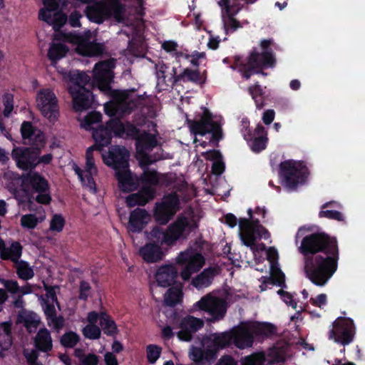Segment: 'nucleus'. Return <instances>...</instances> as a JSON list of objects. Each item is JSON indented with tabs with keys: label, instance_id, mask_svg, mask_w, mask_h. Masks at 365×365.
I'll use <instances>...</instances> for the list:
<instances>
[{
	"label": "nucleus",
	"instance_id": "1",
	"mask_svg": "<svg viewBox=\"0 0 365 365\" xmlns=\"http://www.w3.org/2000/svg\"><path fill=\"white\" fill-rule=\"evenodd\" d=\"M299 252L304 257L307 277L317 286H324L338 268L336 238L324 232L309 234L302 239Z\"/></svg>",
	"mask_w": 365,
	"mask_h": 365
},
{
	"label": "nucleus",
	"instance_id": "2",
	"mask_svg": "<svg viewBox=\"0 0 365 365\" xmlns=\"http://www.w3.org/2000/svg\"><path fill=\"white\" fill-rule=\"evenodd\" d=\"M275 46L273 38L262 39L259 42L261 52L253 48L245 61L240 56H235L230 68L237 70L242 77L246 80L254 74L267 75L264 69L273 68L276 66L277 59L272 47Z\"/></svg>",
	"mask_w": 365,
	"mask_h": 365
},
{
	"label": "nucleus",
	"instance_id": "3",
	"mask_svg": "<svg viewBox=\"0 0 365 365\" xmlns=\"http://www.w3.org/2000/svg\"><path fill=\"white\" fill-rule=\"evenodd\" d=\"M115 66V60L109 58L105 61H99L96 63L93 68V77L92 83L90 84L91 78L85 72L77 71L75 73H71L69 75L70 81L73 86L70 88L83 87L89 85V88H97L105 93H110L112 91L111 83L114 78L113 68Z\"/></svg>",
	"mask_w": 365,
	"mask_h": 365
},
{
	"label": "nucleus",
	"instance_id": "4",
	"mask_svg": "<svg viewBox=\"0 0 365 365\" xmlns=\"http://www.w3.org/2000/svg\"><path fill=\"white\" fill-rule=\"evenodd\" d=\"M197 228L198 222L195 218L188 219L185 216H180L170 225L166 230L155 225L151 231H145V234L150 243L157 244L160 247L163 245L170 246L180 238H187L192 232Z\"/></svg>",
	"mask_w": 365,
	"mask_h": 365
},
{
	"label": "nucleus",
	"instance_id": "5",
	"mask_svg": "<svg viewBox=\"0 0 365 365\" xmlns=\"http://www.w3.org/2000/svg\"><path fill=\"white\" fill-rule=\"evenodd\" d=\"M276 327L268 322H251L231 329L232 343L237 348L252 347L255 339L261 341L275 334Z\"/></svg>",
	"mask_w": 365,
	"mask_h": 365
},
{
	"label": "nucleus",
	"instance_id": "6",
	"mask_svg": "<svg viewBox=\"0 0 365 365\" xmlns=\"http://www.w3.org/2000/svg\"><path fill=\"white\" fill-rule=\"evenodd\" d=\"M309 170L304 162L287 160L279 165V178L282 185L289 190H295L305 182Z\"/></svg>",
	"mask_w": 365,
	"mask_h": 365
},
{
	"label": "nucleus",
	"instance_id": "7",
	"mask_svg": "<svg viewBox=\"0 0 365 365\" xmlns=\"http://www.w3.org/2000/svg\"><path fill=\"white\" fill-rule=\"evenodd\" d=\"M202 110L198 120L187 119L190 130L195 135L204 136L207 133H210L211 140L218 142L223 136L221 125L213 120L212 113L207 108L203 107Z\"/></svg>",
	"mask_w": 365,
	"mask_h": 365
},
{
	"label": "nucleus",
	"instance_id": "8",
	"mask_svg": "<svg viewBox=\"0 0 365 365\" xmlns=\"http://www.w3.org/2000/svg\"><path fill=\"white\" fill-rule=\"evenodd\" d=\"M176 262L182 267L181 278L184 281H188L193 274L200 270L205 264V260L201 253L192 249H187L180 253Z\"/></svg>",
	"mask_w": 365,
	"mask_h": 365
},
{
	"label": "nucleus",
	"instance_id": "9",
	"mask_svg": "<svg viewBox=\"0 0 365 365\" xmlns=\"http://www.w3.org/2000/svg\"><path fill=\"white\" fill-rule=\"evenodd\" d=\"M333 328L329 332V338L344 346L351 343L355 337L356 327L353 319L338 317L332 324Z\"/></svg>",
	"mask_w": 365,
	"mask_h": 365
},
{
	"label": "nucleus",
	"instance_id": "10",
	"mask_svg": "<svg viewBox=\"0 0 365 365\" xmlns=\"http://www.w3.org/2000/svg\"><path fill=\"white\" fill-rule=\"evenodd\" d=\"M180 199L177 193L164 195L161 202H157L154 208V217L160 225H166L179 210Z\"/></svg>",
	"mask_w": 365,
	"mask_h": 365
},
{
	"label": "nucleus",
	"instance_id": "11",
	"mask_svg": "<svg viewBox=\"0 0 365 365\" xmlns=\"http://www.w3.org/2000/svg\"><path fill=\"white\" fill-rule=\"evenodd\" d=\"M123 9V5L118 0H113L110 4L99 2L88 6L86 14L91 21L100 24L109 18L112 13L115 16L120 15Z\"/></svg>",
	"mask_w": 365,
	"mask_h": 365
},
{
	"label": "nucleus",
	"instance_id": "12",
	"mask_svg": "<svg viewBox=\"0 0 365 365\" xmlns=\"http://www.w3.org/2000/svg\"><path fill=\"white\" fill-rule=\"evenodd\" d=\"M37 106L41 114L50 121H56L59 115L58 100L50 89L41 90L37 96Z\"/></svg>",
	"mask_w": 365,
	"mask_h": 365
},
{
	"label": "nucleus",
	"instance_id": "13",
	"mask_svg": "<svg viewBox=\"0 0 365 365\" xmlns=\"http://www.w3.org/2000/svg\"><path fill=\"white\" fill-rule=\"evenodd\" d=\"M36 149L37 148L14 146L11 156L16 167L28 173L35 170L36 168Z\"/></svg>",
	"mask_w": 365,
	"mask_h": 365
},
{
	"label": "nucleus",
	"instance_id": "14",
	"mask_svg": "<svg viewBox=\"0 0 365 365\" xmlns=\"http://www.w3.org/2000/svg\"><path fill=\"white\" fill-rule=\"evenodd\" d=\"M195 305L200 310L206 312L210 316V322L223 319L227 312L226 304L223 300L209 295L202 297Z\"/></svg>",
	"mask_w": 365,
	"mask_h": 365
},
{
	"label": "nucleus",
	"instance_id": "15",
	"mask_svg": "<svg viewBox=\"0 0 365 365\" xmlns=\"http://www.w3.org/2000/svg\"><path fill=\"white\" fill-rule=\"evenodd\" d=\"M103 163L115 171L129 167L130 152L122 145H111L107 155H102Z\"/></svg>",
	"mask_w": 365,
	"mask_h": 365
},
{
	"label": "nucleus",
	"instance_id": "16",
	"mask_svg": "<svg viewBox=\"0 0 365 365\" xmlns=\"http://www.w3.org/2000/svg\"><path fill=\"white\" fill-rule=\"evenodd\" d=\"M204 341L207 343V354L208 356L217 358V352L233 344L231 329L220 333H213L206 336Z\"/></svg>",
	"mask_w": 365,
	"mask_h": 365
},
{
	"label": "nucleus",
	"instance_id": "17",
	"mask_svg": "<svg viewBox=\"0 0 365 365\" xmlns=\"http://www.w3.org/2000/svg\"><path fill=\"white\" fill-rule=\"evenodd\" d=\"M68 92L72 97L73 109L76 112L89 109L95 101L94 95L89 88H69Z\"/></svg>",
	"mask_w": 365,
	"mask_h": 365
},
{
	"label": "nucleus",
	"instance_id": "18",
	"mask_svg": "<svg viewBox=\"0 0 365 365\" xmlns=\"http://www.w3.org/2000/svg\"><path fill=\"white\" fill-rule=\"evenodd\" d=\"M157 85L158 91H167L178 85L179 81L177 68H170L169 65L162 63L156 71Z\"/></svg>",
	"mask_w": 365,
	"mask_h": 365
},
{
	"label": "nucleus",
	"instance_id": "19",
	"mask_svg": "<svg viewBox=\"0 0 365 365\" xmlns=\"http://www.w3.org/2000/svg\"><path fill=\"white\" fill-rule=\"evenodd\" d=\"M203 326V320L187 315L181 319L180 322V330L178 332L177 336L181 341H190L193 338V334L202 329Z\"/></svg>",
	"mask_w": 365,
	"mask_h": 365
},
{
	"label": "nucleus",
	"instance_id": "20",
	"mask_svg": "<svg viewBox=\"0 0 365 365\" xmlns=\"http://www.w3.org/2000/svg\"><path fill=\"white\" fill-rule=\"evenodd\" d=\"M157 145L158 140L156 136L146 131H143L135 141L136 152L144 160H146L147 165L151 163L148 153Z\"/></svg>",
	"mask_w": 365,
	"mask_h": 365
},
{
	"label": "nucleus",
	"instance_id": "21",
	"mask_svg": "<svg viewBox=\"0 0 365 365\" xmlns=\"http://www.w3.org/2000/svg\"><path fill=\"white\" fill-rule=\"evenodd\" d=\"M178 270L173 264L160 266L155 274L157 283L163 287H168L174 284L178 277Z\"/></svg>",
	"mask_w": 365,
	"mask_h": 365
},
{
	"label": "nucleus",
	"instance_id": "22",
	"mask_svg": "<svg viewBox=\"0 0 365 365\" xmlns=\"http://www.w3.org/2000/svg\"><path fill=\"white\" fill-rule=\"evenodd\" d=\"M150 215L145 209L136 208L130 214L128 229L133 233H139L146 226Z\"/></svg>",
	"mask_w": 365,
	"mask_h": 365
},
{
	"label": "nucleus",
	"instance_id": "23",
	"mask_svg": "<svg viewBox=\"0 0 365 365\" xmlns=\"http://www.w3.org/2000/svg\"><path fill=\"white\" fill-rule=\"evenodd\" d=\"M23 182L29 184L35 192H46L49 191L48 180L38 172H30L23 175Z\"/></svg>",
	"mask_w": 365,
	"mask_h": 365
},
{
	"label": "nucleus",
	"instance_id": "24",
	"mask_svg": "<svg viewBox=\"0 0 365 365\" xmlns=\"http://www.w3.org/2000/svg\"><path fill=\"white\" fill-rule=\"evenodd\" d=\"M38 19L51 25L55 31H58L67 21V16L62 11H55L51 14L46 9H40Z\"/></svg>",
	"mask_w": 365,
	"mask_h": 365
},
{
	"label": "nucleus",
	"instance_id": "25",
	"mask_svg": "<svg viewBox=\"0 0 365 365\" xmlns=\"http://www.w3.org/2000/svg\"><path fill=\"white\" fill-rule=\"evenodd\" d=\"M139 254L148 263H154L161 260L164 254L161 247L155 243H146L139 250Z\"/></svg>",
	"mask_w": 365,
	"mask_h": 365
},
{
	"label": "nucleus",
	"instance_id": "26",
	"mask_svg": "<svg viewBox=\"0 0 365 365\" xmlns=\"http://www.w3.org/2000/svg\"><path fill=\"white\" fill-rule=\"evenodd\" d=\"M267 135L264 127L258 124L252 133V139L250 140V146L253 152L259 153L266 148L268 140Z\"/></svg>",
	"mask_w": 365,
	"mask_h": 365
},
{
	"label": "nucleus",
	"instance_id": "27",
	"mask_svg": "<svg viewBox=\"0 0 365 365\" xmlns=\"http://www.w3.org/2000/svg\"><path fill=\"white\" fill-rule=\"evenodd\" d=\"M92 138L93 139V145L103 150L105 147H108L112 140V135L106 125H99L92 131Z\"/></svg>",
	"mask_w": 365,
	"mask_h": 365
},
{
	"label": "nucleus",
	"instance_id": "28",
	"mask_svg": "<svg viewBox=\"0 0 365 365\" xmlns=\"http://www.w3.org/2000/svg\"><path fill=\"white\" fill-rule=\"evenodd\" d=\"M35 348L41 352L52 350L53 343L50 331L46 328L40 329L34 338Z\"/></svg>",
	"mask_w": 365,
	"mask_h": 365
},
{
	"label": "nucleus",
	"instance_id": "29",
	"mask_svg": "<svg viewBox=\"0 0 365 365\" xmlns=\"http://www.w3.org/2000/svg\"><path fill=\"white\" fill-rule=\"evenodd\" d=\"M240 237L242 243L247 247L255 245L256 236L251 234L250 219L240 218L239 220Z\"/></svg>",
	"mask_w": 365,
	"mask_h": 365
},
{
	"label": "nucleus",
	"instance_id": "30",
	"mask_svg": "<svg viewBox=\"0 0 365 365\" xmlns=\"http://www.w3.org/2000/svg\"><path fill=\"white\" fill-rule=\"evenodd\" d=\"M103 46L95 41H90L87 39L82 40L78 44V50L81 54L86 56H98L103 52Z\"/></svg>",
	"mask_w": 365,
	"mask_h": 365
},
{
	"label": "nucleus",
	"instance_id": "31",
	"mask_svg": "<svg viewBox=\"0 0 365 365\" xmlns=\"http://www.w3.org/2000/svg\"><path fill=\"white\" fill-rule=\"evenodd\" d=\"M215 275V268H206L192 279L191 284L197 289L207 287L212 284Z\"/></svg>",
	"mask_w": 365,
	"mask_h": 365
},
{
	"label": "nucleus",
	"instance_id": "32",
	"mask_svg": "<svg viewBox=\"0 0 365 365\" xmlns=\"http://www.w3.org/2000/svg\"><path fill=\"white\" fill-rule=\"evenodd\" d=\"M240 10V9H236L232 12L222 16L223 27L227 35L232 34L237 29L243 27V23L239 21L235 18V16Z\"/></svg>",
	"mask_w": 365,
	"mask_h": 365
},
{
	"label": "nucleus",
	"instance_id": "33",
	"mask_svg": "<svg viewBox=\"0 0 365 365\" xmlns=\"http://www.w3.org/2000/svg\"><path fill=\"white\" fill-rule=\"evenodd\" d=\"M115 176L121 190L128 192L135 188L134 180L128 168L116 170Z\"/></svg>",
	"mask_w": 365,
	"mask_h": 365
},
{
	"label": "nucleus",
	"instance_id": "34",
	"mask_svg": "<svg viewBox=\"0 0 365 365\" xmlns=\"http://www.w3.org/2000/svg\"><path fill=\"white\" fill-rule=\"evenodd\" d=\"M249 94L252 96V98L255 101L256 108L257 109H262L264 108V95L265 92L264 88L261 86L258 81L255 82V84L250 86L247 88Z\"/></svg>",
	"mask_w": 365,
	"mask_h": 365
},
{
	"label": "nucleus",
	"instance_id": "35",
	"mask_svg": "<svg viewBox=\"0 0 365 365\" xmlns=\"http://www.w3.org/2000/svg\"><path fill=\"white\" fill-rule=\"evenodd\" d=\"M179 81L187 82L190 81L197 84H204L206 81V76L200 74L199 70H192L190 68H185L183 71L178 74Z\"/></svg>",
	"mask_w": 365,
	"mask_h": 365
},
{
	"label": "nucleus",
	"instance_id": "36",
	"mask_svg": "<svg viewBox=\"0 0 365 365\" xmlns=\"http://www.w3.org/2000/svg\"><path fill=\"white\" fill-rule=\"evenodd\" d=\"M102 315L103 317L99 322L101 330L107 336L115 338L119 332L116 323L108 313L103 314Z\"/></svg>",
	"mask_w": 365,
	"mask_h": 365
},
{
	"label": "nucleus",
	"instance_id": "37",
	"mask_svg": "<svg viewBox=\"0 0 365 365\" xmlns=\"http://www.w3.org/2000/svg\"><path fill=\"white\" fill-rule=\"evenodd\" d=\"M204 344L205 345L204 349L192 346L191 351L190 352L189 356L190 359L193 361L197 365H201L203 363V361H213L215 359V356H208L207 354V343H206L204 340Z\"/></svg>",
	"mask_w": 365,
	"mask_h": 365
},
{
	"label": "nucleus",
	"instance_id": "38",
	"mask_svg": "<svg viewBox=\"0 0 365 365\" xmlns=\"http://www.w3.org/2000/svg\"><path fill=\"white\" fill-rule=\"evenodd\" d=\"M68 51L69 48L66 45L61 43H53L48 51V57L52 63H56L66 56Z\"/></svg>",
	"mask_w": 365,
	"mask_h": 365
},
{
	"label": "nucleus",
	"instance_id": "39",
	"mask_svg": "<svg viewBox=\"0 0 365 365\" xmlns=\"http://www.w3.org/2000/svg\"><path fill=\"white\" fill-rule=\"evenodd\" d=\"M23 247L19 242H13L10 247H6L5 254H1L2 260H10L15 263L20 260L22 255Z\"/></svg>",
	"mask_w": 365,
	"mask_h": 365
},
{
	"label": "nucleus",
	"instance_id": "40",
	"mask_svg": "<svg viewBox=\"0 0 365 365\" xmlns=\"http://www.w3.org/2000/svg\"><path fill=\"white\" fill-rule=\"evenodd\" d=\"M14 264L16 274L19 279L27 281L34 277V269L26 261L19 260Z\"/></svg>",
	"mask_w": 365,
	"mask_h": 365
},
{
	"label": "nucleus",
	"instance_id": "41",
	"mask_svg": "<svg viewBox=\"0 0 365 365\" xmlns=\"http://www.w3.org/2000/svg\"><path fill=\"white\" fill-rule=\"evenodd\" d=\"M102 120V114L100 112L92 111L88 113L82 120L81 123V128L87 131L93 130L96 129L94 124L99 123Z\"/></svg>",
	"mask_w": 365,
	"mask_h": 365
},
{
	"label": "nucleus",
	"instance_id": "42",
	"mask_svg": "<svg viewBox=\"0 0 365 365\" xmlns=\"http://www.w3.org/2000/svg\"><path fill=\"white\" fill-rule=\"evenodd\" d=\"M182 292L180 288L170 287L165 295V304L173 307L176 306L182 299Z\"/></svg>",
	"mask_w": 365,
	"mask_h": 365
},
{
	"label": "nucleus",
	"instance_id": "43",
	"mask_svg": "<svg viewBox=\"0 0 365 365\" xmlns=\"http://www.w3.org/2000/svg\"><path fill=\"white\" fill-rule=\"evenodd\" d=\"M251 222V234L256 236V240L264 239L268 240L270 237V233L264 226L260 224V222L257 218L250 219Z\"/></svg>",
	"mask_w": 365,
	"mask_h": 365
},
{
	"label": "nucleus",
	"instance_id": "44",
	"mask_svg": "<svg viewBox=\"0 0 365 365\" xmlns=\"http://www.w3.org/2000/svg\"><path fill=\"white\" fill-rule=\"evenodd\" d=\"M263 284L266 286L267 284H277L282 288L286 287L285 275L280 269L276 268V269L273 270L272 276L267 278L263 282Z\"/></svg>",
	"mask_w": 365,
	"mask_h": 365
},
{
	"label": "nucleus",
	"instance_id": "45",
	"mask_svg": "<svg viewBox=\"0 0 365 365\" xmlns=\"http://www.w3.org/2000/svg\"><path fill=\"white\" fill-rule=\"evenodd\" d=\"M106 125L110 133V135L122 138L125 134V124L118 119H110L106 123Z\"/></svg>",
	"mask_w": 365,
	"mask_h": 365
},
{
	"label": "nucleus",
	"instance_id": "46",
	"mask_svg": "<svg viewBox=\"0 0 365 365\" xmlns=\"http://www.w3.org/2000/svg\"><path fill=\"white\" fill-rule=\"evenodd\" d=\"M79 341V335L73 331H66L60 339L61 344L65 348H73Z\"/></svg>",
	"mask_w": 365,
	"mask_h": 365
},
{
	"label": "nucleus",
	"instance_id": "47",
	"mask_svg": "<svg viewBox=\"0 0 365 365\" xmlns=\"http://www.w3.org/2000/svg\"><path fill=\"white\" fill-rule=\"evenodd\" d=\"M218 5L222 8V16L232 12L236 9H242L244 6L239 0H220Z\"/></svg>",
	"mask_w": 365,
	"mask_h": 365
},
{
	"label": "nucleus",
	"instance_id": "48",
	"mask_svg": "<svg viewBox=\"0 0 365 365\" xmlns=\"http://www.w3.org/2000/svg\"><path fill=\"white\" fill-rule=\"evenodd\" d=\"M85 338L96 340L101 338V329L96 324H87L82 329Z\"/></svg>",
	"mask_w": 365,
	"mask_h": 365
},
{
	"label": "nucleus",
	"instance_id": "49",
	"mask_svg": "<svg viewBox=\"0 0 365 365\" xmlns=\"http://www.w3.org/2000/svg\"><path fill=\"white\" fill-rule=\"evenodd\" d=\"M141 180L145 185H158L159 184V178L157 171L146 168L143 173Z\"/></svg>",
	"mask_w": 365,
	"mask_h": 365
},
{
	"label": "nucleus",
	"instance_id": "50",
	"mask_svg": "<svg viewBox=\"0 0 365 365\" xmlns=\"http://www.w3.org/2000/svg\"><path fill=\"white\" fill-rule=\"evenodd\" d=\"M162 348L156 344H149L146 346L147 359L150 364H155L160 356Z\"/></svg>",
	"mask_w": 365,
	"mask_h": 365
},
{
	"label": "nucleus",
	"instance_id": "51",
	"mask_svg": "<svg viewBox=\"0 0 365 365\" xmlns=\"http://www.w3.org/2000/svg\"><path fill=\"white\" fill-rule=\"evenodd\" d=\"M265 354L263 352H256L247 356L244 359V365H264Z\"/></svg>",
	"mask_w": 365,
	"mask_h": 365
},
{
	"label": "nucleus",
	"instance_id": "52",
	"mask_svg": "<svg viewBox=\"0 0 365 365\" xmlns=\"http://www.w3.org/2000/svg\"><path fill=\"white\" fill-rule=\"evenodd\" d=\"M20 130L24 140H31L38 130L30 121H24L21 125Z\"/></svg>",
	"mask_w": 365,
	"mask_h": 365
},
{
	"label": "nucleus",
	"instance_id": "53",
	"mask_svg": "<svg viewBox=\"0 0 365 365\" xmlns=\"http://www.w3.org/2000/svg\"><path fill=\"white\" fill-rule=\"evenodd\" d=\"M319 217L321 218L324 217L329 220H334L339 222L344 220V217L343 214L339 211L334 210L321 209V210L319 212Z\"/></svg>",
	"mask_w": 365,
	"mask_h": 365
},
{
	"label": "nucleus",
	"instance_id": "54",
	"mask_svg": "<svg viewBox=\"0 0 365 365\" xmlns=\"http://www.w3.org/2000/svg\"><path fill=\"white\" fill-rule=\"evenodd\" d=\"M31 146V148H38L43 149L46 145V139L43 133L38 130L33 135L31 140H29Z\"/></svg>",
	"mask_w": 365,
	"mask_h": 365
},
{
	"label": "nucleus",
	"instance_id": "55",
	"mask_svg": "<svg viewBox=\"0 0 365 365\" xmlns=\"http://www.w3.org/2000/svg\"><path fill=\"white\" fill-rule=\"evenodd\" d=\"M65 225V219L60 214H55L50 222V230L60 232Z\"/></svg>",
	"mask_w": 365,
	"mask_h": 365
},
{
	"label": "nucleus",
	"instance_id": "56",
	"mask_svg": "<svg viewBox=\"0 0 365 365\" xmlns=\"http://www.w3.org/2000/svg\"><path fill=\"white\" fill-rule=\"evenodd\" d=\"M38 222V218L34 214L24 215L21 218V225L28 229H34Z\"/></svg>",
	"mask_w": 365,
	"mask_h": 365
},
{
	"label": "nucleus",
	"instance_id": "57",
	"mask_svg": "<svg viewBox=\"0 0 365 365\" xmlns=\"http://www.w3.org/2000/svg\"><path fill=\"white\" fill-rule=\"evenodd\" d=\"M44 290L46 291V299L48 300L50 299L52 303H55L57 306H59V302L56 296V289H59V286H51L48 284H43Z\"/></svg>",
	"mask_w": 365,
	"mask_h": 365
},
{
	"label": "nucleus",
	"instance_id": "58",
	"mask_svg": "<svg viewBox=\"0 0 365 365\" xmlns=\"http://www.w3.org/2000/svg\"><path fill=\"white\" fill-rule=\"evenodd\" d=\"M140 130L133 124L130 122H127L125 124V134L126 138H129L131 139H135V141L137 138L140 135Z\"/></svg>",
	"mask_w": 365,
	"mask_h": 365
},
{
	"label": "nucleus",
	"instance_id": "59",
	"mask_svg": "<svg viewBox=\"0 0 365 365\" xmlns=\"http://www.w3.org/2000/svg\"><path fill=\"white\" fill-rule=\"evenodd\" d=\"M41 151L42 149H39L38 148L36 149V167L41 164L43 165H49L53 158L51 153H47L41 156Z\"/></svg>",
	"mask_w": 365,
	"mask_h": 365
},
{
	"label": "nucleus",
	"instance_id": "60",
	"mask_svg": "<svg viewBox=\"0 0 365 365\" xmlns=\"http://www.w3.org/2000/svg\"><path fill=\"white\" fill-rule=\"evenodd\" d=\"M1 283L8 292L13 295L19 294V285L17 281L13 279H3Z\"/></svg>",
	"mask_w": 365,
	"mask_h": 365
},
{
	"label": "nucleus",
	"instance_id": "61",
	"mask_svg": "<svg viewBox=\"0 0 365 365\" xmlns=\"http://www.w3.org/2000/svg\"><path fill=\"white\" fill-rule=\"evenodd\" d=\"M41 299L43 301V309L46 318L49 319L53 317H56V311L53 304L54 303H50L48 300L45 299L43 296H41Z\"/></svg>",
	"mask_w": 365,
	"mask_h": 365
},
{
	"label": "nucleus",
	"instance_id": "62",
	"mask_svg": "<svg viewBox=\"0 0 365 365\" xmlns=\"http://www.w3.org/2000/svg\"><path fill=\"white\" fill-rule=\"evenodd\" d=\"M91 289V287L88 282L85 280L81 281L79 285L78 299L80 300L86 301L88 298L89 292Z\"/></svg>",
	"mask_w": 365,
	"mask_h": 365
},
{
	"label": "nucleus",
	"instance_id": "63",
	"mask_svg": "<svg viewBox=\"0 0 365 365\" xmlns=\"http://www.w3.org/2000/svg\"><path fill=\"white\" fill-rule=\"evenodd\" d=\"M241 133L245 140L249 141L252 139V133L250 129V121L247 118H243L241 121Z\"/></svg>",
	"mask_w": 365,
	"mask_h": 365
},
{
	"label": "nucleus",
	"instance_id": "64",
	"mask_svg": "<svg viewBox=\"0 0 365 365\" xmlns=\"http://www.w3.org/2000/svg\"><path fill=\"white\" fill-rule=\"evenodd\" d=\"M23 322L27 329L31 327L36 328L39 324V321L36 319V314L33 313L26 315L23 318Z\"/></svg>",
	"mask_w": 365,
	"mask_h": 365
}]
</instances>
